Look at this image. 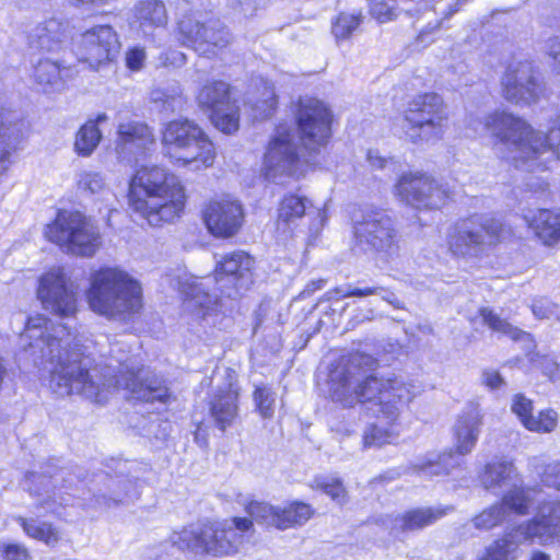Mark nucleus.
<instances>
[{
    "instance_id": "obj_42",
    "label": "nucleus",
    "mask_w": 560,
    "mask_h": 560,
    "mask_svg": "<svg viewBox=\"0 0 560 560\" xmlns=\"http://www.w3.org/2000/svg\"><path fill=\"white\" fill-rule=\"evenodd\" d=\"M35 80L43 86L59 89L71 77V69L49 59L40 60L35 67Z\"/></svg>"
},
{
    "instance_id": "obj_18",
    "label": "nucleus",
    "mask_w": 560,
    "mask_h": 560,
    "mask_svg": "<svg viewBox=\"0 0 560 560\" xmlns=\"http://www.w3.org/2000/svg\"><path fill=\"white\" fill-rule=\"evenodd\" d=\"M120 42L109 25L91 27L81 35L78 45V58L93 69L113 61L119 54Z\"/></svg>"
},
{
    "instance_id": "obj_45",
    "label": "nucleus",
    "mask_w": 560,
    "mask_h": 560,
    "mask_svg": "<svg viewBox=\"0 0 560 560\" xmlns=\"http://www.w3.org/2000/svg\"><path fill=\"white\" fill-rule=\"evenodd\" d=\"M14 520L31 538L43 541L46 545H55L59 540L57 529L49 523L37 522L36 520L25 518L23 516H16Z\"/></svg>"
},
{
    "instance_id": "obj_37",
    "label": "nucleus",
    "mask_w": 560,
    "mask_h": 560,
    "mask_svg": "<svg viewBox=\"0 0 560 560\" xmlns=\"http://www.w3.org/2000/svg\"><path fill=\"white\" fill-rule=\"evenodd\" d=\"M452 508L422 506L411 509L395 518L394 528L401 532L420 530L434 524L451 511Z\"/></svg>"
},
{
    "instance_id": "obj_56",
    "label": "nucleus",
    "mask_w": 560,
    "mask_h": 560,
    "mask_svg": "<svg viewBox=\"0 0 560 560\" xmlns=\"http://www.w3.org/2000/svg\"><path fill=\"white\" fill-rule=\"evenodd\" d=\"M28 549L18 542H0V560H31Z\"/></svg>"
},
{
    "instance_id": "obj_30",
    "label": "nucleus",
    "mask_w": 560,
    "mask_h": 560,
    "mask_svg": "<svg viewBox=\"0 0 560 560\" xmlns=\"http://www.w3.org/2000/svg\"><path fill=\"white\" fill-rule=\"evenodd\" d=\"M23 139V121L11 110L0 112V176L9 165L10 156L15 152Z\"/></svg>"
},
{
    "instance_id": "obj_19",
    "label": "nucleus",
    "mask_w": 560,
    "mask_h": 560,
    "mask_svg": "<svg viewBox=\"0 0 560 560\" xmlns=\"http://www.w3.org/2000/svg\"><path fill=\"white\" fill-rule=\"evenodd\" d=\"M503 97L514 104H532L538 101L541 93L533 71L527 61L512 62L501 79Z\"/></svg>"
},
{
    "instance_id": "obj_5",
    "label": "nucleus",
    "mask_w": 560,
    "mask_h": 560,
    "mask_svg": "<svg viewBox=\"0 0 560 560\" xmlns=\"http://www.w3.org/2000/svg\"><path fill=\"white\" fill-rule=\"evenodd\" d=\"M86 300L94 313L127 322L142 310V287L124 270L102 268L91 276Z\"/></svg>"
},
{
    "instance_id": "obj_54",
    "label": "nucleus",
    "mask_w": 560,
    "mask_h": 560,
    "mask_svg": "<svg viewBox=\"0 0 560 560\" xmlns=\"http://www.w3.org/2000/svg\"><path fill=\"white\" fill-rule=\"evenodd\" d=\"M265 4V0H229V8L233 13L244 19L255 16Z\"/></svg>"
},
{
    "instance_id": "obj_59",
    "label": "nucleus",
    "mask_w": 560,
    "mask_h": 560,
    "mask_svg": "<svg viewBox=\"0 0 560 560\" xmlns=\"http://www.w3.org/2000/svg\"><path fill=\"white\" fill-rule=\"evenodd\" d=\"M381 291H382V288H378V287H366V288H362V289L361 288L351 289V287L348 285L347 290L342 289V288H337L334 292L336 294H340L343 298H348V296L363 298V296L380 294Z\"/></svg>"
},
{
    "instance_id": "obj_55",
    "label": "nucleus",
    "mask_w": 560,
    "mask_h": 560,
    "mask_svg": "<svg viewBox=\"0 0 560 560\" xmlns=\"http://www.w3.org/2000/svg\"><path fill=\"white\" fill-rule=\"evenodd\" d=\"M360 20L353 14H340L332 26L337 38H347L359 26Z\"/></svg>"
},
{
    "instance_id": "obj_62",
    "label": "nucleus",
    "mask_w": 560,
    "mask_h": 560,
    "mask_svg": "<svg viewBox=\"0 0 560 560\" xmlns=\"http://www.w3.org/2000/svg\"><path fill=\"white\" fill-rule=\"evenodd\" d=\"M482 383L490 389H498L504 384V380L495 370H486L482 373Z\"/></svg>"
},
{
    "instance_id": "obj_46",
    "label": "nucleus",
    "mask_w": 560,
    "mask_h": 560,
    "mask_svg": "<svg viewBox=\"0 0 560 560\" xmlns=\"http://www.w3.org/2000/svg\"><path fill=\"white\" fill-rule=\"evenodd\" d=\"M479 313L482 318V323L494 332L509 336L513 340H520L524 337H528L525 331L514 327L512 324L501 318L490 308L483 307Z\"/></svg>"
},
{
    "instance_id": "obj_35",
    "label": "nucleus",
    "mask_w": 560,
    "mask_h": 560,
    "mask_svg": "<svg viewBox=\"0 0 560 560\" xmlns=\"http://www.w3.org/2000/svg\"><path fill=\"white\" fill-rule=\"evenodd\" d=\"M528 228L546 246L560 242V211L538 209L524 215Z\"/></svg>"
},
{
    "instance_id": "obj_25",
    "label": "nucleus",
    "mask_w": 560,
    "mask_h": 560,
    "mask_svg": "<svg viewBox=\"0 0 560 560\" xmlns=\"http://www.w3.org/2000/svg\"><path fill=\"white\" fill-rule=\"evenodd\" d=\"M254 259L243 250L225 255L215 267V281L221 289L234 288L235 291L247 289L253 282Z\"/></svg>"
},
{
    "instance_id": "obj_33",
    "label": "nucleus",
    "mask_w": 560,
    "mask_h": 560,
    "mask_svg": "<svg viewBox=\"0 0 560 560\" xmlns=\"http://www.w3.org/2000/svg\"><path fill=\"white\" fill-rule=\"evenodd\" d=\"M133 24L144 36H152L158 28L167 25L168 16L161 0H139L132 10Z\"/></svg>"
},
{
    "instance_id": "obj_12",
    "label": "nucleus",
    "mask_w": 560,
    "mask_h": 560,
    "mask_svg": "<svg viewBox=\"0 0 560 560\" xmlns=\"http://www.w3.org/2000/svg\"><path fill=\"white\" fill-rule=\"evenodd\" d=\"M401 12L411 18L417 16L418 20H425L418 35V39L423 40L427 35L439 30L442 22L451 18L455 10L435 0H394L393 3L377 1L371 8L372 16L380 23L393 21Z\"/></svg>"
},
{
    "instance_id": "obj_48",
    "label": "nucleus",
    "mask_w": 560,
    "mask_h": 560,
    "mask_svg": "<svg viewBox=\"0 0 560 560\" xmlns=\"http://www.w3.org/2000/svg\"><path fill=\"white\" fill-rule=\"evenodd\" d=\"M77 189L84 196H93L105 192L107 185L101 172L84 170L77 174Z\"/></svg>"
},
{
    "instance_id": "obj_43",
    "label": "nucleus",
    "mask_w": 560,
    "mask_h": 560,
    "mask_svg": "<svg viewBox=\"0 0 560 560\" xmlns=\"http://www.w3.org/2000/svg\"><path fill=\"white\" fill-rule=\"evenodd\" d=\"M279 520L276 522V528L287 529L300 526L308 521L313 514V510L308 504L294 502L284 508L277 506Z\"/></svg>"
},
{
    "instance_id": "obj_52",
    "label": "nucleus",
    "mask_w": 560,
    "mask_h": 560,
    "mask_svg": "<svg viewBox=\"0 0 560 560\" xmlns=\"http://www.w3.org/2000/svg\"><path fill=\"white\" fill-rule=\"evenodd\" d=\"M246 511L250 516V521H256L259 524H264L266 526L276 527V522L279 520V512H277V506L265 502H250Z\"/></svg>"
},
{
    "instance_id": "obj_27",
    "label": "nucleus",
    "mask_w": 560,
    "mask_h": 560,
    "mask_svg": "<svg viewBox=\"0 0 560 560\" xmlns=\"http://www.w3.org/2000/svg\"><path fill=\"white\" fill-rule=\"evenodd\" d=\"M210 277L200 280L194 276H186L179 280V292L184 296L185 308L197 317L208 315L217 304V298L207 291Z\"/></svg>"
},
{
    "instance_id": "obj_16",
    "label": "nucleus",
    "mask_w": 560,
    "mask_h": 560,
    "mask_svg": "<svg viewBox=\"0 0 560 560\" xmlns=\"http://www.w3.org/2000/svg\"><path fill=\"white\" fill-rule=\"evenodd\" d=\"M394 195L418 209H438L448 198L447 191L434 178L419 172L400 175L394 186Z\"/></svg>"
},
{
    "instance_id": "obj_3",
    "label": "nucleus",
    "mask_w": 560,
    "mask_h": 560,
    "mask_svg": "<svg viewBox=\"0 0 560 560\" xmlns=\"http://www.w3.org/2000/svg\"><path fill=\"white\" fill-rule=\"evenodd\" d=\"M185 203L182 180L164 166H143L130 180L129 206L152 226L174 221L184 211Z\"/></svg>"
},
{
    "instance_id": "obj_50",
    "label": "nucleus",
    "mask_w": 560,
    "mask_h": 560,
    "mask_svg": "<svg viewBox=\"0 0 560 560\" xmlns=\"http://www.w3.org/2000/svg\"><path fill=\"white\" fill-rule=\"evenodd\" d=\"M313 488L325 492L338 504H343L347 501V491L339 478L317 476L313 481Z\"/></svg>"
},
{
    "instance_id": "obj_32",
    "label": "nucleus",
    "mask_w": 560,
    "mask_h": 560,
    "mask_svg": "<svg viewBox=\"0 0 560 560\" xmlns=\"http://www.w3.org/2000/svg\"><path fill=\"white\" fill-rule=\"evenodd\" d=\"M511 409L529 431L548 433L557 427L558 415L556 411L548 409L540 411L538 416H534L533 402L523 394H517L513 397Z\"/></svg>"
},
{
    "instance_id": "obj_24",
    "label": "nucleus",
    "mask_w": 560,
    "mask_h": 560,
    "mask_svg": "<svg viewBox=\"0 0 560 560\" xmlns=\"http://www.w3.org/2000/svg\"><path fill=\"white\" fill-rule=\"evenodd\" d=\"M62 480L61 488L70 490L73 485V478L66 471H60L58 476H46L42 472H30L26 476L27 491L36 499L37 508L46 512H55L57 506L67 504V500L57 491V482Z\"/></svg>"
},
{
    "instance_id": "obj_39",
    "label": "nucleus",
    "mask_w": 560,
    "mask_h": 560,
    "mask_svg": "<svg viewBox=\"0 0 560 560\" xmlns=\"http://www.w3.org/2000/svg\"><path fill=\"white\" fill-rule=\"evenodd\" d=\"M460 465V458L453 451L440 455H428L417 459L413 470L424 478L447 475Z\"/></svg>"
},
{
    "instance_id": "obj_44",
    "label": "nucleus",
    "mask_w": 560,
    "mask_h": 560,
    "mask_svg": "<svg viewBox=\"0 0 560 560\" xmlns=\"http://www.w3.org/2000/svg\"><path fill=\"white\" fill-rule=\"evenodd\" d=\"M258 92L259 96L249 97L248 104L256 119H265L272 115L277 105V96L273 85L267 81L261 82Z\"/></svg>"
},
{
    "instance_id": "obj_29",
    "label": "nucleus",
    "mask_w": 560,
    "mask_h": 560,
    "mask_svg": "<svg viewBox=\"0 0 560 560\" xmlns=\"http://www.w3.org/2000/svg\"><path fill=\"white\" fill-rule=\"evenodd\" d=\"M154 142L151 128L139 120L121 121L117 126L116 151L119 155L125 153L138 154Z\"/></svg>"
},
{
    "instance_id": "obj_4",
    "label": "nucleus",
    "mask_w": 560,
    "mask_h": 560,
    "mask_svg": "<svg viewBox=\"0 0 560 560\" xmlns=\"http://www.w3.org/2000/svg\"><path fill=\"white\" fill-rule=\"evenodd\" d=\"M485 127L529 171L545 168L542 154L551 151L560 160V112L550 120L544 135L534 130L524 119L505 112H495L485 118Z\"/></svg>"
},
{
    "instance_id": "obj_61",
    "label": "nucleus",
    "mask_w": 560,
    "mask_h": 560,
    "mask_svg": "<svg viewBox=\"0 0 560 560\" xmlns=\"http://www.w3.org/2000/svg\"><path fill=\"white\" fill-rule=\"evenodd\" d=\"M145 57L143 48L133 47L126 54V65L133 71L140 70L143 67Z\"/></svg>"
},
{
    "instance_id": "obj_14",
    "label": "nucleus",
    "mask_w": 560,
    "mask_h": 560,
    "mask_svg": "<svg viewBox=\"0 0 560 560\" xmlns=\"http://www.w3.org/2000/svg\"><path fill=\"white\" fill-rule=\"evenodd\" d=\"M78 290L63 268L55 267L40 277L37 295L46 311L71 317L78 311Z\"/></svg>"
},
{
    "instance_id": "obj_51",
    "label": "nucleus",
    "mask_w": 560,
    "mask_h": 560,
    "mask_svg": "<svg viewBox=\"0 0 560 560\" xmlns=\"http://www.w3.org/2000/svg\"><path fill=\"white\" fill-rule=\"evenodd\" d=\"M508 516L503 503L494 504L472 518V524L477 529L489 530L501 524Z\"/></svg>"
},
{
    "instance_id": "obj_7",
    "label": "nucleus",
    "mask_w": 560,
    "mask_h": 560,
    "mask_svg": "<svg viewBox=\"0 0 560 560\" xmlns=\"http://www.w3.org/2000/svg\"><path fill=\"white\" fill-rule=\"evenodd\" d=\"M162 150L172 163L198 171L209 167L215 159L213 143L195 122L175 119L162 131Z\"/></svg>"
},
{
    "instance_id": "obj_17",
    "label": "nucleus",
    "mask_w": 560,
    "mask_h": 560,
    "mask_svg": "<svg viewBox=\"0 0 560 560\" xmlns=\"http://www.w3.org/2000/svg\"><path fill=\"white\" fill-rule=\"evenodd\" d=\"M196 101L219 130L224 133H233L238 129V110L231 101L228 83L223 81L207 82L199 90Z\"/></svg>"
},
{
    "instance_id": "obj_60",
    "label": "nucleus",
    "mask_w": 560,
    "mask_h": 560,
    "mask_svg": "<svg viewBox=\"0 0 560 560\" xmlns=\"http://www.w3.org/2000/svg\"><path fill=\"white\" fill-rule=\"evenodd\" d=\"M532 311L537 318H549L556 313V306L547 299H539L534 301Z\"/></svg>"
},
{
    "instance_id": "obj_15",
    "label": "nucleus",
    "mask_w": 560,
    "mask_h": 560,
    "mask_svg": "<svg viewBox=\"0 0 560 560\" xmlns=\"http://www.w3.org/2000/svg\"><path fill=\"white\" fill-rule=\"evenodd\" d=\"M178 30L186 45L208 58L217 56L232 43L230 30L218 19L200 23L189 16L184 18L178 22Z\"/></svg>"
},
{
    "instance_id": "obj_63",
    "label": "nucleus",
    "mask_w": 560,
    "mask_h": 560,
    "mask_svg": "<svg viewBox=\"0 0 560 560\" xmlns=\"http://www.w3.org/2000/svg\"><path fill=\"white\" fill-rule=\"evenodd\" d=\"M547 54L556 61L557 71L560 74V40L550 38L546 44Z\"/></svg>"
},
{
    "instance_id": "obj_23",
    "label": "nucleus",
    "mask_w": 560,
    "mask_h": 560,
    "mask_svg": "<svg viewBox=\"0 0 560 560\" xmlns=\"http://www.w3.org/2000/svg\"><path fill=\"white\" fill-rule=\"evenodd\" d=\"M529 544H555L560 538V501H547L538 505L535 516L518 524Z\"/></svg>"
},
{
    "instance_id": "obj_58",
    "label": "nucleus",
    "mask_w": 560,
    "mask_h": 560,
    "mask_svg": "<svg viewBox=\"0 0 560 560\" xmlns=\"http://www.w3.org/2000/svg\"><path fill=\"white\" fill-rule=\"evenodd\" d=\"M542 482L560 491V462L551 463L546 466Z\"/></svg>"
},
{
    "instance_id": "obj_31",
    "label": "nucleus",
    "mask_w": 560,
    "mask_h": 560,
    "mask_svg": "<svg viewBox=\"0 0 560 560\" xmlns=\"http://www.w3.org/2000/svg\"><path fill=\"white\" fill-rule=\"evenodd\" d=\"M481 424L482 416L476 407L471 406L458 416L453 428L454 454L464 456L474 450L480 434Z\"/></svg>"
},
{
    "instance_id": "obj_9",
    "label": "nucleus",
    "mask_w": 560,
    "mask_h": 560,
    "mask_svg": "<svg viewBox=\"0 0 560 560\" xmlns=\"http://www.w3.org/2000/svg\"><path fill=\"white\" fill-rule=\"evenodd\" d=\"M448 118L447 107L439 94L418 95L405 112V133L413 143L441 139Z\"/></svg>"
},
{
    "instance_id": "obj_8",
    "label": "nucleus",
    "mask_w": 560,
    "mask_h": 560,
    "mask_svg": "<svg viewBox=\"0 0 560 560\" xmlns=\"http://www.w3.org/2000/svg\"><path fill=\"white\" fill-rule=\"evenodd\" d=\"M45 236L67 254L92 257L102 245L95 222L79 211H60L45 229Z\"/></svg>"
},
{
    "instance_id": "obj_28",
    "label": "nucleus",
    "mask_w": 560,
    "mask_h": 560,
    "mask_svg": "<svg viewBox=\"0 0 560 560\" xmlns=\"http://www.w3.org/2000/svg\"><path fill=\"white\" fill-rule=\"evenodd\" d=\"M28 38L34 48L48 52L59 51L69 44V24L58 19L46 20L32 30Z\"/></svg>"
},
{
    "instance_id": "obj_26",
    "label": "nucleus",
    "mask_w": 560,
    "mask_h": 560,
    "mask_svg": "<svg viewBox=\"0 0 560 560\" xmlns=\"http://www.w3.org/2000/svg\"><path fill=\"white\" fill-rule=\"evenodd\" d=\"M88 485L96 502L106 506H109L110 502H124L135 489L133 479L127 476L112 477L104 471L93 474Z\"/></svg>"
},
{
    "instance_id": "obj_49",
    "label": "nucleus",
    "mask_w": 560,
    "mask_h": 560,
    "mask_svg": "<svg viewBox=\"0 0 560 560\" xmlns=\"http://www.w3.org/2000/svg\"><path fill=\"white\" fill-rule=\"evenodd\" d=\"M151 100L156 104H161L164 109L171 112L182 109L184 104L182 89L176 83L167 88H156L152 90Z\"/></svg>"
},
{
    "instance_id": "obj_40",
    "label": "nucleus",
    "mask_w": 560,
    "mask_h": 560,
    "mask_svg": "<svg viewBox=\"0 0 560 560\" xmlns=\"http://www.w3.org/2000/svg\"><path fill=\"white\" fill-rule=\"evenodd\" d=\"M518 479L514 465L510 462H494L485 467L481 482L487 490L497 491L515 486Z\"/></svg>"
},
{
    "instance_id": "obj_2",
    "label": "nucleus",
    "mask_w": 560,
    "mask_h": 560,
    "mask_svg": "<svg viewBox=\"0 0 560 560\" xmlns=\"http://www.w3.org/2000/svg\"><path fill=\"white\" fill-rule=\"evenodd\" d=\"M373 357L354 352L342 357L329 373V394L345 407L370 404L368 409L376 418L363 432L364 447L383 446L395 442L402 410L415 399L417 387L399 376H377Z\"/></svg>"
},
{
    "instance_id": "obj_20",
    "label": "nucleus",
    "mask_w": 560,
    "mask_h": 560,
    "mask_svg": "<svg viewBox=\"0 0 560 560\" xmlns=\"http://www.w3.org/2000/svg\"><path fill=\"white\" fill-rule=\"evenodd\" d=\"M503 97L514 104H532L538 101L541 93L533 71L527 61L512 62L501 79Z\"/></svg>"
},
{
    "instance_id": "obj_36",
    "label": "nucleus",
    "mask_w": 560,
    "mask_h": 560,
    "mask_svg": "<svg viewBox=\"0 0 560 560\" xmlns=\"http://www.w3.org/2000/svg\"><path fill=\"white\" fill-rule=\"evenodd\" d=\"M525 542H528V539L521 526H513L506 529L501 538L491 542L478 560H516L520 548Z\"/></svg>"
},
{
    "instance_id": "obj_53",
    "label": "nucleus",
    "mask_w": 560,
    "mask_h": 560,
    "mask_svg": "<svg viewBox=\"0 0 560 560\" xmlns=\"http://www.w3.org/2000/svg\"><path fill=\"white\" fill-rule=\"evenodd\" d=\"M254 400L259 413L264 418L273 416L275 393L266 386H257L254 393Z\"/></svg>"
},
{
    "instance_id": "obj_13",
    "label": "nucleus",
    "mask_w": 560,
    "mask_h": 560,
    "mask_svg": "<svg viewBox=\"0 0 560 560\" xmlns=\"http://www.w3.org/2000/svg\"><path fill=\"white\" fill-rule=\"evenodd\" d=\"M299 137L305 149L315 151L326 144L330 137L331 113L317 98L300 97L294 109Z\"/></svg>"
},
{
    "instance_id": "obj_22",
    "label": "nucleus",
    "mask_w": 560,
    "mask_h": 560,
    "mask_svg": "<svg viewBox=\"0 0 560 560\" xmlns=\"http://www.w3.org/2000/svg\"><path fill=\"white\" fill-rule=\"evenodd\" d=\"M354 234L361 244L386 254L397 247V234L393 220L385 213L373 212L364 215L354 225Z\"/></svg>"
},
{
    "instance_id": "obj_11",
    "label": "nucleus",
    "mask_w": 560,
    "mask_h": 560,
    "mask_svg": "<svg viewBox=\"0 0 560 560\" xmlns=\"http://www.w3.org/2000/svg\"><path fill=\"white\" fill-rule=\"evenodd\" d=\"M306 150L295 130L280 125L271 140L264 159L265 175L269 180L278 182L282 175L296 176L302 173L303 151Z\"/></svg>"
},
{
    "instance_id": "obj_34",
    "label": "nucleus",
    "mask_w": 560,
    "mask_h": 560,
    "mask_svg": "<svg viewBox=\"0 0 560 560\" xmlns=\"http://www.w3.org/2000/svg\"><path fill=\"white\" fill-rule=\"evenodd\" d=\"M109 117L106 113L90 116L74 133L73 152L81 158H90L103 140L101 125L106 124Z\"/></svg>"
},
{
    "instance_id": "obj_57",
    "label": "nucleus",
    "mask_w": 560,
    "mask_h": 560,
    "mask_svg": "<svg viewBox=\"0 0 560 560\" xmlns=\"http://www.w3.org/2000/svg\"><path fill=\"white\" fill-rule=\"evenodd\" d=\"M533 366L540 370L546 376L552 378L558 371V364L548 355L535 354L530 358Z\"/></svg>"
},
{
    "instance_id": "obj_6",
    "label": "nucleus",
    "mask_w": 560,
    "mask_h": 560,
    "mask_svg": "<svg viewBox=\"0 0 560 560\" xmlns=\"http://www.w3.org/2000/svg\"><path fill=\"white\" fill-rule=\"evenodd\" d=\"M253 523L247 517H233L223 522L192 525L171 536L179 550L196 556L226 557L238 552L252 537Z\"/></svg>"
},
{
    "instance_id": "obj_21",
    "label": "nucleus",
    "mask_w": 560,
    "mask_h": 560,
    "mask_svg": "<svg viewBox=\"0 0 560 560\" xmlns=\"http://www.w3.org/2000/svg\"><path fill=\"white\" fill-rule=\"evenodd\" d=\"M203 221L214 237L229 238L237 234L242 228L244 210L235 199H213L203 210Z\"/></svg>"
},
{
    "instance_id": "obj_41",
    "label": "nucleus",
    "mask_w": 560,
    "mask_h": 560,
    "mask_svg": "<svg viewBox=\"0 0 560 560\" xmlns=\"http://www.w3.org/2000/svg\"><path fill=\"white\" fill-rule=\"evenodd\" d=\"M541 491L536 488H523L516 485L504 494L502 503L508 511L514 512L520 515H525L529 509L539 502Z\"/></svg>"
},
{
    "instance_id": "obj_38",
    "label": "nucleus",
    "mask_w": 560,
    "mask_h": 560,
    "mask_svg": "<svg viewBox=\"0 0 560 560\" xmlns=\"http://www.w3.org/2000/svg\"><path fill=\"white\" fill-rule=\"evenodd\" d=\"M237 390L229 382L224 388H220L210 404V412L217 427L224 431L230 427L237 415Z\"/></svg>"
},
{
    "instance_id": "obj_47",
    "label": "nucleus",
    "mask_w": 560,
    "mask_h": 560,
    "mask_svg": "<svg viewBox=\"0 0 560 560\" xmlns=\"http://www.w3.org/2000/svg\"><path fill=\"white\" fill-rule=\"evenodd\" d=\"M310 201L298 195H285L278 209V220L284 223L293 222L302 218L308 207Z\"/></svg>"
},
{
    "instance_id": "obj_10",
    "label": "nucleus",
    "mask_w": 560,
    "mask_h": 560,
    "mask_svg": "<svg viewBox=\"0 0 560 560\" xmlns=\"http://www.w3.org/2000/svg\"><path fill=\"white\" fill-rule=\"evenodd\" d=\"M501 229L500 221L485 215L460 220L448 232L450 250L458 257H476L499 240Z\"/></svg>"
},
{
    "instance_id": "obj_64",
    "label": "nucleus",
    "mask_w": 560,
    "mask_h": 560,
    "mask_svg": "<svg viewBox=\"0 0 560 560\" xmlns=\"http://www.w3.org/2000/svg\"><path fill=\"white\" fill-rule=\"evenodd\" d=\"M368 161L371 166L376 168H384L388 164H393L394 162L392 160H387L378 154L377 151H369L368 153Z\"/></svg>"
},
{
    "instance_id": "obj_1",
    "label": "nucleus",
    "mask_w": 560,
    "mask_h": 560,
    "mask_svg": "<svg viewBox=\"0 0 560 560\" xmlns=\"http://www.w3.org/2000/svg\"><path fill=\"white\" fill-rule=\"evenodd\" d=\"M21 342L35 359L49 362V388L57 396L78 394L103 404L117 389L128 393V398L140 401L166 402L167 387L156 377H144L128 363V354L118 345L110 349L109 362L90 366L77 349H70L71 336L65 326H54L42 315L30 317Z\"/></svg>"
}]
</instances>
